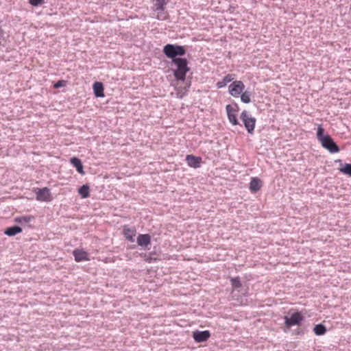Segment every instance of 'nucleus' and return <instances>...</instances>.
Instances as JSON below:
<instances>
[{
    "instance_id": "nucleus-12",
    "label": "nucleus",
    "mask_w": 351,
    "mask_h": 351,
    "mask_svg": "<svg viewBox=\"0 0 351 351\" xmlns=\"http://www.w3.org/2000/svg\"><path fill=\"white\" fill-rule=\"evenodd\" d=\"M137 244L143 247H147L151 243V236L149 234H140L137 237Z\"/></svg>"
},
{
    "instance_id": "nucleus-2",
    "label": "nucleus",
    "mask_w": 351,
    "mask_h": 351,
    "mask_svg": "<svg viewBox=\"0 0 351 351\" xmlns=\"http://www.w3.org/2000/svg\"><path fill=\"white\" fill-rule=\"evenodd\" d=\"M172 63H173L176 66V69L173 70V76L175 79L178 81H184L186 73L190 71L187 59L185 58L173 59V62Z\"/></svg>"
},
{
    "instance_id": "nucleus-25",
    "label": "nucleus",
    "mask_w": 351,
    "mask_h": 351,
    "mask_svg": "<svg viewBox=\"0 0 351 351\" xmlns=\"http://www.w3.org/2000/svg\"><path fill=\"white\" fill-rule=\"evenodd\" d=\"M67 84V81L66 80H58V82H56L54 84H53V87L55 88H62V87H64Z\"/></svg>"
},
{
    "instance_id": "nucleus-17",
    "label": "nucleus",
    "mask_w": 351,
    "mask_h": 351,
    "mask_svg": "<svg viewBox=\"0 0 351 351\" xmlns=\"http://www.w3.org/2000/svg\"><path fill=\"white\" fill-rule=\"evenodd\" d=\"M104 85L101 82H96L93 84V91L96 97H104Z\"/></svg>"
},
{
    "instance_id": "nucleus-18",
    "label": "nucleus",
    "mask_w": 351,
    "mask_h": 351,
    "mask_svg": "<svg viewBox=\"0 0 351 351\" xmlns=\"http://www.w3.org/2000/svg\"><path fill=\"white\" fill-rule=\"evenodd\" d=\"M22 228L20 226H14L8 228L5 232L4 234L9 236V237H13L16 234L20 233L22 232Z\"/></svg>"
},
{
    "instance_id": "nucleus-23",
    "label": "nucleus",
    "mask_w": 351,
    "mask_h": 351,
    "mask_svg": "<svg viewBox=\"0 0 351 351\" xmlns=\"http://www.w3.org/2000/svg\"><path fill=\"white\" fill-rule=\"evenodd\" d=\"M241 95V100L245 104H249L251 101L252 93L249 90L243 91Z\"/></svg>"
},
{
    "instance_id": "nucleus-20",
    "label": "nucleus",
    "mask_w": 351,
    "mask_h": 351,
    "mask_svg": "<svg viewBox=\"0 0 351 351\" xmlns=\"http://www.w3.org/2000/svg\"><path fill=\"white\" fill-rule=\"evenodd\" d=\"M313 332L316 335L320 336L323 335L326 332V326L322 324H317L313 328Z\"/></svg>"
},
{
    "instance_id": "nucleus-7",
    "label": "nucleus",
    "mask_w": 351,
    "mask_h": 351,
    "mask_svg": "<svg viewBox=\"0 0 351 351\" xmlns=\"http://www.w3.org/2000/svg\"><path fill=\"white\" fill-rule=\"evenodd\" d=\"M245 89V85L241 80L233 81L228 86V92L234 97H239Z\"/></svg>"
},
{
    "instance_id": "nucleus-3",
    "label": "nucleus",
    "mask_w": 351,
    "mask_h": 351,
    "mask_svg": "<svg viewBox=\"0 0 351 351\" xmlns=\"http://www.w3.org/2000/svg\"><path fill=\"white\" fill-rule=\"evenodd\" d=\"M162 52L167 58L171 59L173 62V59L181 58V56H184L186 51L184 46L177 44H167L164 46Z\"/></svg>"
},
{
    "instance_id": "nucleus-26",
    "label": "nucleus",
    "mask_w": 351,
    "mask_h": 351,
    "mask_svg": "<svg viewBox=\"0 0 351 351\" xmlns=\"http://www.w3.org/2000/svg\"><path fill=\"white\" fill-rule=\"evenodd\" d=\"M44 2V0H29V3L33 6H38Z\"/></svg>"
},
{
    "instance_id": "nucleus-13",
    "label": "nucleus",
    "mask_w": 351,
    "mask_h": 351,
    "mask_svg": "<svg viewBox=\"0 0 351 351\" xmlns=\"http://www.w3.org/2000/svg\"><path fill=\"white\" fill-rule=\"evenodd\" d=\"M136 230L127 226H124L123 230V234L126 240L130 242L134 241V237L136 235Z\"/></svg>"
},
{
    "instance_id": "nucleus-22",
    "label": "nucleus",
    "mask_w": 351,
    "mask_h": 351,
    "mask_svg": "<svg viewBox=\"0 0 351 351\" xmlns=\"http://www.w3.org/2000/svg\"><path fill=\"white\" fill-rule=\"evenodd\" d=\"M230 280L234 289H238L241 287L242 284L239 276L230 277Z\"/></svg>"
},
{
    "instance_id": "nucleus-21",
    "label": "nucleus",
    "mask_w": 351,
    "mask_h": 351,
    "mask_svg": "<svg viewBox=\"0 0 351 351\" xmlns=\"http://www.w3.org/2000/svg\"><path fill=\"white\" fill-rule=\"evenodd\" d=\"M79 194L81 195L82 198H87L89 197V186L87 184H84L80 187L78 190Z\"/></svg>"
},
{
    "instance_id": "nucleus-1",
    "label": "nucleus",
    "mask_w": 351,
    "mask_h": 351,
    "mask_svg": "<svg viewBox=\"0 0 351 351\" xmlns=\"http://www.w3.org/2000/svg\"><path fill=\"white\" fill-rule=\"evenodd\" d=\"M316 137L322 146L330 154L338 153L340 149L333 138L327 133L322 125H319L317 129Z\"/></svg>"
},
{
    "instance_id": "nucleus-15",
    "label": "nucleus",
    "mask_w": 351,
    "mask_h": 351,
    "mask_svg": "<svg viewBox=\"0 0 351 351\" xmlns=\"http://www.w3.org/2000/svg\"><path fill=\"white\" fill-rule=\"evenodd\" d=\"M70 162H71V164L74 167H75L77 171L82 174V175H84L85 174V172L84 171V167H83V165H82V162L81 161V160L77 157H73V158H71V160H70Z\"/></svg>"
},
{
    "instance_id": "nucleus-19",
    "label": "nucleus",
    "mask_w": 351,
    "mask_h": 351,
    "mask_svg": "<svg viewBox=\"0 0 351 351\" xmlns=\"http://www.w3.org/2000/svg\"><path fill=\"white\" fill-rule=\"evenodd\" d=\"M34 219V216L32 215H25L17 217L14 219V221L18 223L25 224L29 223L32 220Z\"/></svg>"
},
{
    "instance_id": "nucleus-9",
    "label": "nucleus",
    "mask_w": 351,
    "mask_h": 351,
    "mask_svg": "<svg viewBox=\"0 0 351 351\" xmlns=\"http://www.w3.org/2000/svg\"><path fill=\"white\" fill-rule=\"evenodd\" d=\"M210 337V332L208 330H195L193 332V338L197 343L206 341Z\"/></svg>"
},
{
    "instance_id": "nucleus-5",
    "label": "nucleus",
    "mask_w": 351,
    "mask_h": 351,
    "mask_svg": "<svg viewBox=\"0 0 351 351\" xmlns=\"http://www.w3.org/2000/svg\"><path fill=\"white\" fill-rule=\"evenodd\" d=\"M226 110L227 112L228 119L230 123L233 125H239V123L237 118V113L239 110V107L237 103H233L232 104H228L226 106Z\"/></svg>"
},
{
    "instance_id": "nucleus-10",
    "label": "nucleus",
    "mask_w": 351,
    "mask_h": 351,
    "mask_svg": "<svg viewBox=\"0 0 351 351\" xmlns=\"http://www.w3.org/2000/svg\"><path fill=\"white\" fill-rule=\"evenodd\" d=\"M75 261L77 263L89 261L88 254L82 249L76 248L73 251Z\"/></svg>"
},
{
    "instance_id": "nucleus-4",
    "label": "nucleus",
    "mask_w": 351,
    "mask_h": 351,
    "mask_svg": "<svg viewBox=\"0 0 351 351\" xmlns=\"http://www.w3.org/2000/svg\"><path fill=\"white\" fill-rule=\"evenodd\" d=\"M245 128L250 134H252L254 131L256 125V119L252 117L247 110H243L240 116Z\"/></svg>"
},
{
    "instance_id": "nucleus-6",
    "label": "nucleus",
    "mask_w": 351,
    "mask_h": 351,
    "mask_svg": "<svg viewBox=\"0 0 351 351\" xmlns=\"http://www.w3.org/2000/svg\"><path fill=\"white\" fill-rule=\"evenodd\" d=\"M285 324L287 328H291L293 326H299L304 319V316L300 312H295L292 313L290 317L285 316Z\"/></svg>"
},
{
    "instance_id": "nucleus-14",
    "label": "nucleus",
    "mask_w": 351,
    "mask_h": 351,
    "mask_svg": "<svg viewBox=\"0 0 351 351\" xmlns=\"http://www.w3.org/2000/svg\"><path fill=\"white\" fill-rule=\"evenodd\" d=\"M262 186V182L261 180L257 178L254 177L251 178L250 182V189L252 193H256L258 191Z\"/></svg>"
},
{
    "instance_id": "nucleus-27",
    "label": "nucleus",
    "mask_w": 351,
    "mask_h": 351,
    "mask_svg": "<svg viewBox=\"0 0 351 351\" xmlns=\"http://www.w3.org/2000/svg\"><path fill=\"white\" fill-rule=\"evenodd\" d=\"M336 162H341V160H337Z\"/></svg>"
},
{
    "instance_id": "nucleus-8",
    "label": "nucleus",
    "mask_w": 351,
    "mask_h": 351,
    "mask_svg": "<svg viewBox=\"0 0 351 351\" xmlns=\"http://www.w3.org/2000/svg\"><path fill=\"white\" fill-rule=\"evenodd\" d=\"M36 199L40 202H50L51 200L50 189L47 187L37 189Z\"/></svg>"
},
{
    "instance_id": "nucleus-16",
    "label": "nucleus",
    "mask_w": 351,
    "mask_h": 351,
    "mask_svg": "<svg viewBox=\"0 0 351 351\" xmlns=\"http://www.w3.org/2000/svg\"><path fill=\"white\" fill-rule=\"evenodd\" d=\"M235 77L234 74H228L223 77V78L217 82L216 86L217 88H222L225 87L229 82H231L234 80Z\"/></svg>"
},
{
    "instance_id": "nucleus-11",
    "label": "nucleus",
    "mask_w": 351,
    "mask_h": 351,
    "mask_svg": "<svg viewBox=\"0 0 351 351\" xmlns=\"http://www.w3.org/2000/svg\"><path fill=\"white\" fill-rule=\"evenodd\" d=\"M202 158L200 156H195L191 154L186 155V161L187 162V165L190 167L193 168H199L200 167V164L202 162Z\"/></svg>"
},
{
    "instance_id": "nucleus-24",
    "label": "nucleus",
    "mask_w": 351,
    "mask_h": 351,
    "mask_svg": "<svg viewBox=\"0 0 351 351\" xmlns=\"http://www.w3.org/2000/svg\"><path fill=\"white\" fill-rule=\"evenodd\" d=\"M339 171L350 177H351V164L350 163H345L343 167L339 169Z\"/></svg>"
}]
</instances>
